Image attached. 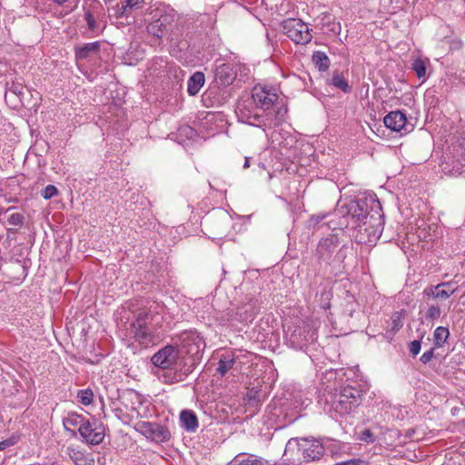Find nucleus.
Here are the masks:
<instances>
[{
    "label": "nucleus",
    "instance_id": "obj_1",
    "mask_svg": "<svg viewBox=\"0 0 465 465\" xmlns=\"http://www.w3.org/2000/svg\"><path fill=\"white\" fill-rule=\"evenodd\" d=\"M335 215L341 220L337 224L356 230L361 242H372L383 230L381 206L376 195L369 194L341 205Z\"/></svg>",
    "mask_w": 465,
    "mask_h": 465
},
{
    "label": "nucleus",
    "instance_id": "obj_2",
    "mask_svg": "<svg viewBox=\"0 0 465 465\" xmlns=\"http://www.w3.org/2000/svg\"><path fill=\"white\" fill-rule=\"evenodd\" d=\"M129 310L134 317L130 324V335L143 346H150L153 344V335L148 324L155 315L163 312V305L145 299H135L130 302Z\"/></svg>",
    "mask_w": 465,
    "mask_h": 465
},
{
    "label": "nucleus",
    "instance_id": "obj_3",
    "mask_svg": "<svg viewBox=\"0 0 465 465\" xmlns=\"http://www.w3.org/2000/svg\"><path fill=\"white\" fill-rule=\"evenodd\" d=\"M361 390L346 385L339 390L327 387L320 395L319 403L331 418L337 419L353 411L361 401Z\"/></svg>",
    "mask_w": 465,
    "mask_h": 465
},
{
    "label": "nucleus",
    "instance_id": "obj_4",
    "mask_svg": "<svg viewBox=\"0 0 465 465\" xmlns=\"http://www.w3.org/2000/svg\"><path fill=\"white\" fill-rule=\"evenodd\" d=\"M325 444L314 438H292L285 446L283 456L293 465H302L321 460Z\"/></svg>",
    "mask_w": 465,
    "mask_h": 465
},
{
    "label": "nucleus",
    "instance_id": "obj_5",
    "mask_svg": "<svg viewBox=\"0 0 465 465\" xmlns=\"http://www.w3.org/2000/svg\"><path fill=\"white\" fill-rule=\"evenodd\" d=\"M286 110L279 109L273 117L272 113L262 114V111L250 98L242 99L238 102L235 114L242 123L256 126L271 128L279 125L283 121Z\"/></svg>",
    "mask_w": 465,
    "mask_h": 465
},
{
    "label": "nucleus",
    "instance_id": "obj_6",
    "mask_svg": "<svg viewBox=\"0 0 465 465\" xmlns=\"http://www.w3.org/2000/svg\"><path fill=\"white\" fill-rule=\"evenodd\" d=\"M350 251V246L342 242L337 233H333L319 242L316 255L321 263L331 266L338 273L344 269L343 262Z\"/></svg>",
    "mask_w": 465,
    "mask_h": 465
},
{
    "label": "nucleus",
    "instance_id": "obj_7",
    "mask_svg": "<svg viewBox=\"0 0 465 465\" xmlns=\"http://www.w3.org/2000/svg\"><path fill=\"white\" fill-rule=\"evenodd\" d=\"M288 344L297 350L304 351L316 341V331L309 323L298 321L285 331Z\"/></svg>",
    "mask_w": 465,
    "mask_h": 465
},
{
    "label": "nucleus",
    "instance_id": "obj_8",
    "mask_svg": "<svg viewBox=\"0 0 465 465\" xmlns=\"http://www.w3.org/2000/svg\"><path fill=\"white\" fill-rule=\"evenodd\" d=\"M445 174L457 176L465 173V137L458 139L440 164Z\"/></svg>",
    "mask_w": 465,
    "mask_h": 465
},
{
    "label": "nucleus",
    "instance_id": "obj_9",
    "mask_svg": "<svg viewBox=\"0 0 465 465\" xmlns=\"http://www.w3.org/2000/svg\"><path fill=\"white\" fill-rule=\"evenodd\" d=\"M282 32L295 44L306 45L312 35L307 24L299 18H288L281 24Z\"/></svg>",
    "mask_w": 465,
    "mask_h": 465
},
{
    "label": "nucleus",
    "instance_id": "obj_10",
    "mask_svg": "<svg viewBox=\"0 0 465 465\" xmlns=\"http://www.w3.org/2000/svg\"><path fill=\"white\" fill-rule=\"evenodd\" d=\"M134 430L156 443L166 442L171 438V431L168 427L157 422L140 420L135 423Z\"/></svg>",
    "mask_w": 465,
    "mask_h": 465
},
{
    "label": "nucleus",
    "instance_id": "obj_11",
    "mask_svg": "<svg viewBox=\"0 0 465 465\" xmlns=\"http://www.w3.org/2000/svg\"><path fill=\"white\" fill-rule=\"evenodd\" d=\"M251 100L262 111V114L272 113L273 116L276 112L270 109L278 99V95L273 88L266 86H255L252 90Z\"/></svg>",
    "mask_w": 465,
    "mask_h": 465
},
{
    "label": "nucleus",
    "instance_id": "obj_12",
    "mask_svg": "<svg viewBox=\"0 0 465 465\" xmlns=\"http://www.w3.org/2000/svg\"><path fill=\"white\" fill-rule=\"evenodd\" d=\"M84 19L86 22L88 30L94 35H99L106 27L105 14L101 4H97L84 11Z\"/></svg>",
    "mask_w": 465,
    "mask_h": 465
},
{
    "label": "nucleus",
    "instance_id": "obj_13",
    "mask_svg": "<svg viewBox=\"0 0 465 465\" xmlns=\"http://www.w3.org/2000/svg\"><path fill=\"white\" fill-rule=\"evenodd\" d=\"M78 431L83 438V441L88 445H98L104 439V427L96 420H88Z\"/></svg>",
    "mask_w": 465,
    "mask_h": 465
},
{
    "label": "nucleus",
    "instance_id": "obj_14",
    "mask_svg": "<svg viewBox=\"0 0 465 465\" xmlns=\"http://www.w3.org/2000/svg\"><path fill=\"white\" fill-rule=\"evenodd\" d=\"M232 97V91L220 84L213 83L203 95L206 106H222Z\"/></svg>",
    "mask_w": 465,
    "mask_h": 465
},
{
    "label": "nucleus",
    "instance_id": "obj_15",
    "mask_svg": "<svg viewBox=\"0 0 465 465\" xmlns=\"http://www.w3.org/2000/svg\"><path fill=\"white\" fill-rule=\"evenodd\" d=\"M179 359V351L172 346L166 345L151 358L152 363L163 370L173 369Z\"/></svg>",
    "mask_w": 465,
    "mask_h": 465
},
{
    "label": "nucleus",
    "instance_id": "obj_16",
    "mask_svg": "<svg viewBox=\"0 0 465 465\" xmlns=\"http://www.w3.org/2000/svg\"><path fill=\"white\" fill-rule=\"evenodd\" d=\"M180 340L186 353L191 355H198L205 349V341L196 331L189 330L182 332Z\"/></svg>",
    "mask_w": 465,
    "mask_h": 465
},
{
    "label": "nucleus",
    "instance_id": "obj_17",
    "mask_svg": "<svg viewBox=\"0 0 465 465\" xmlns=\"http://www.w3.org/2000/svg\"><path fill=\"white\" fill-rule=\"evenodd\" d=\"M237 73L232 64H222L217 65L214 70V80L213 83L220 84L225 88L230 86L235 80Z\"/></svg>",
    "mask_w": 465,
    "mask_h": 465
},
{
    "label": "nucleus",
    "instance_id": "obj_18",
    "mask_svg": "<svg viewBox=\"0 0 465 465\" xmlns=\"http://www.w3.org/2000/svg\"><path fill=\"white\" fill-rule=\"evenodd\" d=\"M383 123L388 129L393 132H401V130L409 132L407 129L406 114L400 110L391 111L387 114L383 118Z\"/></svg>",
    "mask_w": 465,
    "mask_h": 465
},
{
    "label": "nucleus",
    "instance_id": "obj_19",
    "mask_svg": "<svg viewBox=\"0 0 465 465\" xmlns=\"http://www.w3.org/2000/svg\"><path fill=\"white\" fill-rule=\"evenodd\" d=\"M153 17H157L170 31L179 19V14L170 5H163L154 10Z\"/></svg>",
    "mask_w": 465,
    "mask_h": 465
},
{
    "label": "nucleus",
    "instance_id": "obj_20",
    "mask_svg": "<svg viewBox=\"0 0 465 465\" xmlns=\"http://www.w3.org/2000/svg\"><path fill=\"white\" fill-rule=\"evenodd\" d=\"M443 287H449V282H441L437 285H430L423 290V296L436 300H447L451 296V292H444Z\"/></svg>",
    "mask_w": 465,
    "mask_h": 465
},
{
    "label": "nucleus",
    "instance_id": "obj_21",
    "mask_svg": "<svg viewBox=\"0 0 465 465\" xmlns=\"http://www.w3.org/2000/svg\"><path fill=\"white\" fill-rule=\"evenodd\" d=\"M181 427L188 432H194L198 428V419L194 411L183 410L180 413Z\"/></svg>",
    "mask_w": 465,
    "mask_h": 465
},
{
    "label": "nucleus",
    "instance_id": "obj_22",
    "mask_svg": "<svg viewBox=\"0 0 465 465\" xmlns=\"http://www.w3.org/2000/svg\"><path fill=\"white\" fill-rule=\"evenodd\" d=\"M430 64V59L426 57H416L411 61V68L422 83L427 79V70Z\"/></svg>",
    "mask_w": 465,
    "mask_h": 465
},
{
    "label": "nucleus",
    "instance_id": "obj_23",
    "mask_svg": "<svg viewBox=\"0 0 465 465\" xmlns=\"http://www.w3.org/2000/svg\"><path fill=\"white\" fill-rule=\"evenodd\" d=\"M100 42L95 41L92 43L84 44L81 46L75 47V58L76 60H85L92 54H97L100 51Z\"/></svg>",
    "mask_w": 465,
    "mask_h": 465
},
{
    "label": "nucleus",
    "instance_id": "obj_24",
    "mask_svg": "<svg viewBox=\"0 0 465 465\" xmlns=\"http://www.w3.org/2000/svg\"><path fill=\"white\" fill-rule=\"evenodd\" d=\"M205 82L202 72H195L187 81V92L190 95H196Z\"/></svg>",
    "mask_w": 465,
    "mask_h": 465
},
{
    "label": "nucleus",
    "instance_id": "obj_25",
    "mask_svg": "<svg viewBox=\"0 0 465 465\" xmlns=\"http://www.w3.org/2000/svg\"><path fill=\"white\" fill-rule=\"evenodd\" d=\"M147 31L149 34L159 39L162 38L165 34L170 32V30L166 26H164L163 24L157 17H154V20L148 25Z\"/></svg>",
    "mask_w": 465,
    "mask_h": 465
},
{
    "label": "nucleus",
    "instance_id": "obj_26",
    "mask_svg": "<svg viewBox=\"0 0 465 465\" xmlns=\"http://www.w3.org/2000/svg\"><path fill=\"white\" fill-rule=\"evenodd\" d=\"M312 60L315 66L318 67V69L322 72H325L329 69L331 61L328 57V55L322 51H315L312 54Z\"/></svg>",
    "mask_w": 465,
    "mask_h": 465
},
{
    "label": "nucleus",
    "instance_id": "obj_27",
    "mask_svg": "<svg viewBox=\"0 0 465 465\" xmlns=\"http://www.w3.org/2000/svg\"><path fill=\"white\" fill-rule=\"evenodd\" d=\"M450 336V331L447 327L439 326L433 332V341L435 348H441Z\"/></svg>",
    "mask_w": 465,
    "mask_h": 465
},
{
    "label": "nucleus",
    "instance_id": "obj_28",
    "mask_svg": "<svg viewBox=\"0 0 465 465\" xmlns=\"http://www.w3.org/2000/svg\"><path fill=\"white\" fill-rule=\"evenodd\" d=\"M87 420H88L85 419L83 415L77 414L75 412H71L64 419L63 422L66 429L68 426H71L78 427L79 430L84 427Z\"/></svg>",
    "mask_w": 465,
    "mask_h": 465
},
{
    "label": "nucleus",
    "instance_id": "obj_29",
    "mask_svg": "<svg viewBox=\"0 0 465 465\" xmlns=\"http://www.w3.org/2000/svg\"><path fill=\"white\" fill-rule=\"evenodd\" d=\"M234 361L235 360L232 354H223L218 362L217 371L223 376L232 368Z\"/></svg>",
    "mask_w": 465,
    "mask_h": 465
},
{
    "label": "nucleus",
    "instance_id": "obj_30",
    "mask_svg": "<svg viewBox=\"0 0 465 465\" xmlns=\"http://www.w3.org/2000/svg\"><path fill=\"white\" fill-rule=\"evenodd\" d=\"M329 84L331 85H333L334 87L341 90L344 93H350L351 92V86L349 85L348 82L345 80V78L338 72H335L330 80Z\"/></svg>",
    "mask_w": 465,
    "mask_h": 465
},
{
    "label": "nucleus",
    "instance_id": "obj_31",
    "mask_svg": "<svg viewBox=\"0 0 465 465\" xmlns=\"http://www.w3.org/2000/svg\"><path fill=\"white\" fill-rule=\"evenodd\" d=\"M132 10L131 7L127 6L126 2H122L111 9L112 13H110L109 16L115 18L128 17Z\"/></svg>",
    "mask_w": 465,
    "mask_h": 465
},
{
    "label": "nucleus",
    "instance_id": "obj_32",
    "mask_svg": "<svg viewBox=\"0 0 465 465\" xmlns=\"http://www.w3.org/2000/svg\"><path fill=\"white\" fill-rule=\"evenodd\" d=\"M14 94L19 99L24 95V84L20 81H12L6 84L5 99L8 95Z\"/></svg>",
    "mask_w": 465,
    "mask_h": 465
},
{
    "label": "nucleus",
    "instance_id": "obj_33",
    "mask_svg": "<svg viewBox=\"0 0 465 465\" xmlns=\"http://www.w3.org/2000/svg\"><path fill=\"white\" fill-rule=\"evenodd\" d=\"M77 399L83 405L88 406L93 402L94 392L90 389L80 390L77 392Z\"/></svg>",
    "mask_w": 465,
    "mask_h": 465
},
{
    "label": "nucleus",
    "instance_id": "obj_34",
    "mask_svg": "<svg viewBox=\"0 0 465 465\" xmlns=\"http://www.w3.org/2000/svg\"><path fill=\"white\" fill-rule=\"evenodd\" d=\"M441 314L440 308L438 305H430L426 312V319L428 321H434L439 319Z\"/></svg>",
    "mask_w": 465,
    "mask_h": 465
},
{
    "label": "nucleus",
    "instance_id": "obj_35",
    "mask_svg": "<svg viewBox=\"0 0 465 465\" xmlns=\"http://www.w3.org/2000/svg\"><path fill=\"white\" fill-rule=\"evenodd\" d=\"M235 465H264V463L253 456H248L242 459H237Z\"/></svg>",
    "mask_w": 465,
    "mask_h": 465
},
{
    "label": "nucleus",
    "instance_id": "obj_36",
    "mask_svg": "<svg viewBox=\"0 0 465 465\" xmlns=\"http://www.w3.org/2000/svg\"><path fill=\"white\" fill-rule=\"evenodd\" d=\"M359 439L366 443H373L376 437L371 430L365 429L360 432Z\"/></svg>",
    "mask_w": 465,
    "mask_h": 465
},
{
    "label": "nucleus",
    "instance_id": "obj_37",
    "mask_svg": "<svg viewBox=\"0 0 465 465\" xmlns=\"http://www.w3.org/2000/svg\"><path fill=\"white\" fill-rule=\"evenodd\" d=\"M57 193H58L57 188L54 185L48 184L47 186H45L43 189L41 195L45 199L48 200V199H51L52 197H54V195H56Z\"/></svg>",
    "mask_w": 465,
    "mask_h": 465
},
{
    "label": "nucleus",
    "instance_id": "obj_38",
    "mask_svg": "<svg viewBox=\"0 0 465 465\" xmlns=\"http://www.w3.org/2000/svg\"><path fill=\"white\" fill-rule=\"evenodd\" d=\"M24 220H25V217L23 214L15 213H12L8 217L7 222L11 225L21 226L24 223Z\"/></svg>",
    "mask_w": 465,
    "mask_h": 465
},
{
    "label": "nucleus",
    "instance_id": "obj_39",
    "mask_svg": "<svg viewBox=\"0 0 465 465\" xmlns=\"http://www.w3.org/2000/svg\"><path fill=\"white\" fill-rule=\"evenodd\" d=\"M75 465H94V460H87L82 453L75 454Z\"/></svg>",
    "mask_w": 465,
    "mask_h": 465
},
{
    "label": "nucleus",
    "instance_id": "obj_40",
    "mask_svg": "<svg viewBox=\"0 0 465 465\" xmlns=\"http://www.w3.org/2000/svg\"><path fill=\"white\" fill-rule=\"evenodd\" d=\"M334 465H369V462L362 459H351L345 461L337 462Z\"/></svg>",
    "mask_w": 465,
    "mask_h": 465
},
{
    "label": "nucleus",
    "instance_id": "obj_41",
    "mask_svg": "<svg viewBox=\"0 0 465 465\" xmlns=\"http://www.w3.org/2000/svg\"><path fill=\"white\" fill-rule=\"evenodd\" d=\"M420 348H421V341L420 340H415V341H412L410 344H409V350H410V352L413 355V356H417L420 351Z\"/></svg>",
    "mask_w": 465,
    "mask_h": 465
},
{
    "label": "nucleus",
    "instance_id": "obj_42",
    "mask_svg": "<svg viewBox=\"0 0 465 465\" xmlns=\"http://www.w3.org/2000/svg\"><path fill=\"white\" fill-rule=\"evenodd\" d=\"M245 401L248 405H257L260 402V400H257V391H249L246 394Z\"/></svg>",
    "mask_w": 465,
    "mask_h": 465
},
{
    "label": "nucleus",
    "instance_id": "obj_43",
    "mask_svg": "<svg viewBox=\"0 0 465 465\" xmlns=\"http://www.w3.org/2000/svg\"><path fill=\"white\" fill-rule=\"evenodd\" d=\"M433 357H434V348H431V349L426 351L425 352H423V354L420 358V361L423 364H427L428 362H430L431 361V359Z\"/></svg>",
    "mask_w": 465,
    "mask_h": 465
},
{
    "label": "nucleus",
    "instance_id": "obj_44",
    "mask_svg": "<svg viewBox=\"0 0 465 465\" xmlns=\"http://www.w3.org/2000/svg\"><path fill=\"white\" fill-rule=\"evenodd\" d=\"M329 216H331V214H329V213H319V214L312 215L311 217V223L313 225H317V224L321 223L322 221H324L326 218H328Z\"/></svg>",
    "mask_w": 465,
    "mask_h": 465
},
{
    "label": "nucleus",
    "instance_id": "obj_45",
    "mask_svg": "<svg viewBox=\"0 0 465 465\" xmlns=\"http://www.w3.org/2000/svg\"><path fill=\"white\" fill-rule=\"evenodd\" d=\"M163 381L164 383L172 384V383L178 381V380L176 379L175 373L166 372L163 375Z\"/></svg>",
    "mask_w": 465,
    "mask_h": 465
},
{
    "label": "nucleus",
    "instance_id": "obj_46",
    "mask_svg": "<svg viewBox=\"0 0 465 465\" xmlns=\"http://www.w3.org/2000/svg\"><path fill=\"white\" fill-rule=\"evenodd\" d=\"M14 443L15 441H13L11 439L0 441V450H5L7 447L14 445Z\"/></svg>",
    "mask_w": 465,
    "mask_h": 465
},
{
    "label": "nucleus",
    "instance_id": "obj_47",
    "mask_svg": "<svg viewBox=\"0 0 465 465\" xmlns=\"http://www.w3.org/2000/svg\"><path fill=\"white\" fill-rule=\"evenodd\" d=\"M392 321H393V328L399 330L402 326V324L401 322L400 316L398 315V313H395L392 316Z\"/></svg>",
    "mask_w": 465,
    "mask_h": 465
},
{
    "label": "nucleus",
    "instance_id": "obj_48",
    "mask_svg": "<svg viewBox=\"0 0 465 465\" xmlns=\"http://www.w3.org/2000/svg\"><path fill=\"white\" fill-rule=\"evenodd\" d=\"M143 0H126L125 2L127 3V6L131 7L132 9L138 6V5L142 2Z\"/></svg>",
    "mask_w": 465,
    "mask_h": 465
},
{
    "label": "nucleus",
    "instance_id": "obj_49",
    "mask_svg": "<svg viewBox=\"0 0 465 465\" xmlns=\"http://www.w3.org/2000/svg\"><path fill=\"white\" fill-rule=\"evenodd\" d=\"M449 282V287H443L444 292H451V295L456 292L455 288H452V283L450 282Z\"/></svg>",
    "mask_w": 465,
    "mask_h": 465
},
{
    "label": "nucleus",
    "instance_id": "obj_50",
    "mask_svg": "<svg viewBox=\"0 0 465 465\" xmlns=\"http://www.w3.org/2000/svg\"><path fill=\"white\" fill-rule=\"evenodd\" d=\"M255 313H256V312H254V310H253V311H252L249 315H246V316L244 317V320H245V321H248V320L252 321V320L253 319V317H254Z\"/></svg>",
    "mask_w": 465,
    "mask_h": 465
},
{
    "label": "nucleus",
    "instance_id": "obj_51",
    "mask_svg": "<svg viewBox=\"0 0 465 465\" xmlns=\"http://www.w3.org/2000/svg\"><path fill=\"white\" fill-rule=\"evenodd\" d=\"M250 166V158L246 157L243 164V168H248Z\"/></svg>",
    "mask_w": 465,
    "mask_h": 465
},
{
    "label": "nucleus",
    "instance_id": "obj_52",
    "mask_svg": "<svg viewBox=\"0 0 465 465\" xmlns=\"http://www.w3.org/2000/svg\"><path fill=\"white\" fill-rule=\"evenodd\" d=\"M53 1H54V3L61 5L64 4L65 2H67L68 0H53Z\"/></svg>",
    "mask_w": 465,
    "mask_h": 465
},
{
    "label": "nucleus",
    "instance_id": "obj_53",
    "mask_svg": "<svg viewBox=\"0 0 465 465\" xmlns=\"http://www.w3.org/2000/svg\"><path fill=\"white\" fill-rule=\"evenodd\" d=\"M185 129L188 131V134H193L194 133V130L191 127H186Z\"/></svg>",
    "mask_w": 465,
    "mask_h": 465
}]
</instances>
